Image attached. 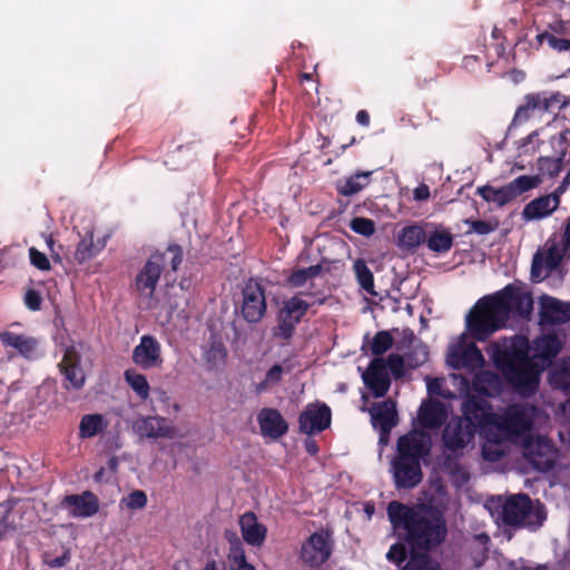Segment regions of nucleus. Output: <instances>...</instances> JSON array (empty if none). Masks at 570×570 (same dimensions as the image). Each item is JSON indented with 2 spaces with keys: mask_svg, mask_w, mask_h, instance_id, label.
I'll use <instances>...</instances> for the list:
<instances>
[{
  "mask_svg": "<svg viewBox=\"0 0 570 570\" xmlns=\"http://www.w3.org/2000/svg\"><path fill=\"white\" fill-rule=\"evenodd\" d=\"M386 511L393 529L405 532L404 540L410 546V553H428L446 538L445 520L434 508L415 510L394 500L387 504Z\"/></svg>",
  "mask_w": 570,
  "mask_h": 570,
  "instance_id": "1",
  "label": "nucleus"
},
{
  "mask_svg": "<svg viewBox=\"0 0 570 570\" xmlns=\"http://www.w3.org/2000/svg\"><path fill=\"white\" fill-rule=\"evenodd\" d=\"M430 450L431 441L424 432L411 431L399 438L396 454L391 461V472L397 490L414 489L421 483V460Z\"/></svg>",
  "mask_w": 570,
  "mask_h": 570,
  "instance_id": "2",
  "label": "nucleus"
},
{
  "mask_svg": "<svg viewBox=\"0 0 570 570\" xmlns=\"http://www.w3.org/2000/svg\"><path fill=\"white\" fill-rule=\"evenodd\" d=\"M493 363L515 389L527 392L537 390L540 370L529 356L528 342L513 344L510 348H497Z\"/></svg>",
  "mask_w": 570,
  "mask_h": 570,
  "instance_id": "3",
  "label": "nucleus"
},
{
  "mask_svg": "<svg viewBox=\"0 0 570 570\" xmlns=\"http://www.w3.org/2000/svg\"><path fill=\"white\" fill-rule=\"evenodd\" d=\"M184 261V249L178 244H169L164 252H154L135 278V289L139 296L154 298L159 278L165 269L166 263L170 271L176 273Z\"/></svg>",
  "mask_w": 570,
  "mask_h": 570,
  "instance_id": "4",
  "label": "nucleus"
},
{
  "mask_svg": "<svg viewBox=\"0 0 570 570\" xmlns=\"http://www.w3.org/2000/svg\"><path fill=\"white\" fill-rule=\"evenodd\" d=\"M466 330L472 338L479 342L487 341L494 332L501 330L507 320L494 296L480 298L466 315Z\"/></svg>",
  "mask_w": 570,
  "mask_h": 570,
  "instance_id": "5",
  "label": "nucleus"
},
{
  "mask_svg": "<svg viewBox=\"0 0 570 570\" xmlns=\"http://www.w3.org/2000/svg\"><path fill=\"white\" fill-rule=\"evenodd\" d=\"M502 521L509 527H532L537 529L546 520L542 505L533 509L532 500L528 494H517L505 501L502 508Z\"/></svg>",
  "mask_w": 570,
  "mask_h": 570,
  "instance_id": "6",
  "label": "nucleus"
},
{
  "mask_svg": "<svg viewBox=\"0 0 570 570\" xmlns=\"http://www.w3.org/2000/svg\"><path fill=\"white\" fill-rule=\"evenodd\" d=\"M309 307L311 304L297 295L284 299L276 314L277 324L272 330L273 336L289 341Z\"/></svg>",
  "mask_w": 570,
  "mask_h": 570,
  "instance_id": "7",
  "label": "nucleus"
},
{
  "mask_svg": "<svg viewBox=\"0 0 570 570\" xmlns=\"http://www.w3.org/2000/svg\"><path fill=\"white\" fill-rule=\"evenodd\" d=\"M267 311L265 288L256 278H249L242 288L240 315L247 323H258Z\"/></svg>",
  "mask_w": 570,
  "mask_h": 570,
  "instance_id": "8",
  "label": "nucleus"
},
{
  "mask_svg": "<svg viewBox=\"0 0 570 570\" xmlns=\"http://www.w3.org/2000/svg\"><path fill=\"white\" fill-rule=\"evenodd\" d=\"M570 129L566 128L558 135L550 137V145L556 157L541 156L537 160V167L541 177L548 175L550 178L557 177L567 166L569 148H570Z\"/></svg>",
  "mask_w": 570,
  "mask_h": 570,
  "instance_id": "9",
  "label": "nucleus"
},
{
  "mask_svg": "<svg viewBox=\"0 0 570 570\" xmlns=\"http://www.w3.org/2000/svg\"><path fill=\"white\" fill-rule=\"evenodd\" d=\"M533 424L532 409L524 404H513L497 416L495 426L504 438L521 436L531 430Z\"/></svg>",
  "mask_w": 570,
  "mask_h": 570,
  "instance_id": "10",
  "label": "nucleus"
},
{
  "mask_svg": "<svg viewBox=\"0 0 570 570\" xmlns=\"http://www.w3.org/2000/svg\"><path fill=\"white\" fill-rule=\"evenodd\" d=\"M446 363L454 370L465 368L473 372L483 366L484 357L476 344L474 342L468 343L466 335L462 334L458 343L449 351Z\"/></svg>",
  "mask_w": 570,
  "mask_h": 570,
  "instance_id": "11",
  "label": "nucleus"
},
{
  "mask_svg": "<svg viewBox=\"0 0 570 570\" xmlns=\"http://www.w3.org/2000/svg\"><path fill=\"white\" fill-rule=\"evenodd\" d=\"M494 296L507 321L511 314L527 317L533 308L531 294L512 284L494 293Z\"/></svg>",
  "mask_w": 570,
  "mask_h": 570,
  "instance_id": "12",
  "label": "nucleus"
},
{
  "mask_svg": "<svg viewBox=\"0 0 570 570\" xmlns=\"http://www.w3.org/2000/svg\"><path fill=\"white\" fill-rule=\"evenodd\" d=\"M333 544L331 534L326 531L312 533L302 544L301 560L309 568H320L331 557Z\"/></svg>",
  "mask_w": 570,
  "mask_h": 570,
  "instance_id": "13",
  "label": "nucleus"
},
{
  "mask_svg": "<svg viewBox=\"0 0 570 570\" xmlns=\"http://www.w3.org/2000/svg\"><path fill=\"white\" fill-rule=\"evenodd\" d=\"M202 145V138L194 132H180L178 142L166 155L164 161L171 170H178L188 166L198 155Z\"/></svg>",
  "mask_w": 570,
  "mask_h": 570,
  "instance_id": "14",
  "label": "nucleus"
},
{
  "mask_svg": "<svg viewBox=\"0 0 570 570\" xmlns=\"http://www.w3.org/2000/svg\"><path fill=\"white\" fill-rule=\"evenodd\" d=\"M461 411L460 417L475 432L495 424L497 415L492 412L490 403L482 397L469 395L463 401Z\"/></svg>",
  "mask_w": 570,
  "mask_h": 570,
  "instance_id": "15",
  "label": "nucleus"
},
{
  "mask_svg": "<svg viewBox=\"0 0 570 570\" xmlns=\"http://www.w3.org/2000/svg\"><path fill=\"white\" fill-rule=\"evenodd\" d=\"M332 423L331 407L323 402L308 403L298 416L299 432L306 435L321 433Z\"/></svg>",
  "mask_w": 570,
  "mask_h": 570,
  "instance_id": "16",
  "label": "nucleus"
},
{
  "mask_svg": "<svg viewBox=\"0 0 570 570\" xmlns=\"http://www.w3.org/2000/svg\"><path fill=\"white\" fill-rule=\"evenodd\" d=\"M525 460L538 471L548 472L554 468L557 452L546 438L529 440L523 446Z\"/></svg>",
  "mask_w": 570,
  "mask_h": 570,
  "instance_id": "17",
  "label": "nucleus"
},
{
  "mask_svg": "<svg viewBox=\"0 0 570 570\" xmlns=\"http://www.w3.org/2000/svg\"><path fill=\"white\" fill-rule=\"evenodd\" d=\"M132 362L144 370L160 367L164 360L161 357V345L156 337L142 335L140 342L132 350Z\"/></svg>",
  "mask_w": 570,
  "mask_h": 570,
  "instance_id": "18",
  "label": "nucleus"
},
{
  "mask_svg": "<svg viewBox=\"0 0 570 570\" xmlns=\"http://www.w3.org/2000/svg\"><path fill=\"white\" fill-rule=\"evenodd\" d=\"M81 356L73 345L66 347L59 368L65 377L66 389L80 390L86 382V375L80 366Z\"/></svg>",
  "mask_w": 570,
  "mask_h": 570,
  "instance_id": "19",
  "label": "nucleus"
},
{
  "mask_svg": "<svg viewBox=\"0 0 570 570\" xmlns=\"http://www.w3.org/2000/svg\"><path fill=\"white\" fill-rule=\"evenodd\" d=\"M475 431L460 416L453 417L445 425L442 433L444 446L451 451L464 449L474 439Z\"/></svg>",
  "mask_w": 570,
  "mask_h": 570,
  "instance_id": "20",
  "label": "nucleus"
},
{
  "mask_svg": "<svg viewBox=\"0 0 570 570\" xmlns=\"http://www.w3.org/2000/svg\"><path fill=\"white\" fill-rule=\"evenodd\" d=\"M362 379L373 396L383 397L391 386L385 360L382 357L372 360L366 372L362 375Z\"/></svg>",
  "mask_w": 570,
  "mask_h": 570,
  "instance_id": "21",
  "label": "nucleus"
},
{
  "mask_svg": "<svg viewBox=\"0 0 570 570\" xmlns=\"http://www.w3.org/2000/svg\"><path fill=\"white\" fill-rule=\"evenodd\" d=\"M370 414L373 428L379 429L382 436L389 434L399 422L396 404L391 399L374 403Z\"/></svg>",
  "mask_w": 570,
  "mask_h": 570,
  "instance_id": "22",
  "label": "nucleus"
},
{
  "mask_svg": "<svg viewBox=\"0 0 570 570\" xmlns=\"http://www.w3.org/2000/svg\"><path fill=\"white\" fill-rule=\"evenodd\" d=\"M257 422L263 436L277 440L288 431V424L281 412L273 407H264L257 414Z\"/></svg>",
  "mask_w": 570,
  "mask_h": 570,
  "instance_id": "23",
  "label": "nucleus"
},
{
  "mask_svg": "<svg viewBox=\"0 0 570 570\" xmlns=\"http://www.w3.org/2000/svg\"><path fill=\"white\" fill-rule=\"evenodd\" d=\"M134 432L140 439L173 438L174 429L160 416L139 417L132 423Z\"/></svg>",
  "mask_w": 570,
  "mask_h": 570,
  "instance_id": "24",
  "label": "nucleus"
},
{
  "mask_svg": "<svg viewBox=\"0 0 570 570\" xmlns=\"http://www.w3.org/2000/svg\"><path fill=\"white\" fill-rule=\"evenodd\" d=\"M62 504L70 509L75 518H90L99 511V499L91 491L66 495Z\"/></svg>",
  "mask_w": 570,
  "mask_h": 570,
  "instance_id": "25",
  "label": "nucleus"
},
{
  "mask_svg": "<svg viewBox=\"0 0 570 570\" xmlns=\"http://www.w3.org/2000/svg\"><path fill=\"white\" fill-rule=\"evenodd\" d=\"M243 540L252 547H262L267 537V528L259 523L254 512L248 511L239 517Z\"/></svg>",
  "mask_w": 570,
  "mask_h": 570,
  "instance_id": "26",
  "label": "nucleus"
},
{
  "mask_svg": "<svg viewBox=\"0 0 570 570\" xmlns=\"http://www.w3.org/2000/svg\"><path fill=\"white\" fill-rule=\"evenodd\" d=\"M448 416L441 401L429 399L424 401L417 412V420L422 428L429 430L440 429Z\"/></svg>",
  "mask_w": 570,
  "mask_h": 570,
  "instance_id": "27",
  "label": "nucleus"
},
{
  "mask_svg": "<svg viewBox=\"0 0 570 570\" xmlns=\"http://www.w3.org/2000/svg\"><path fill=\"white\" fill-rule=\"evenodd\" d=\"M0 342L6 347L14 348L27 360H35L38 356L39 342L35 337L6 331L0 333Z\"/></svg>",
  "mask_w": 570,
  "mask_h": 570,
  "instance_id": "28",
  "label": "nucleus"
},
{
  "mask_svg": "<svg viewBox=\"0 0 570 570\" xmlns=\"http://www.w3.org/2000/svg\"><path fill=\"white\" fill-rule=\"evenodd\" d=\"M562 342L554 333L538 336L532 342V357L538 358L542 364H550L560 353Z\"/></svg>",
  "mask_w": 570,
  "mask_h": 570,
  "instance_id": "29",
  "label": "nucleus"
},
{
  "mask_svg": "<svg viewBox=\"0 0 570 570\" xmlns=\"http://www.w3.org/2000/svg\"><path fill=\"white\" fill-rule=\"evenodd\" d=\"M540 317L543 323L561 324L570 318V307L558 298L544 295L540 299Z\"/></svg>",
  "mask_w": 570,
  "mask_h": 570,
  "instance_id": "30",
  "label": "nucleus"
},
{
  "mask_svg": "<svg viewBox=\"0 0 570 570\" xmlns=\"http://www.w3.org/2000/svg\"><path fill=\"white\" fill-rule=\"evenodd\" d=\"M559 205L558 196L551 193L528 203L523 208L522 215L527 220L541 219L551 215Z\"/></svg>",
  "mask_w": 570,
  "mask_h": 570,
  "instance_id": "31",
  "label": "nucleus"
},
{
  "mask_svg": "<svg viewBox=\"0 0 570 570\" xmlns=\"http://www.w3.org/2000/svg\"><path fill=\"white\" fill-rule=\"evenodd\" d=\"M372 175V170H358L348 177L340 179L336 183V190L338 195L351 197L361 193L365 187L370 185Z\"/></svg>",
  "mask_w": 570,
  "mask_h": 570,
  "instance_id": "32",
  "label": "nucleus"
},
{
  "mask_svg": "<svg viewBox=\"0 0 570 570\" xmlns=\"http://www.w3.org/2000/svg\"><path fill=\"white\" fill-rule=\"evenodd\" d=\"M426 233L424 228L417 224L405 226L397 235V246L401 249L414 250L420 245L424 244Z\"/></svg>",
  "mask_w": 570,
  "mask_h": 570,
  "instance_id": "33",
  "label": "nucleus"
},
{
  "mask_svg": "<svg viewBox=\"0 0 570 570\" xmlns=\"http://www.w3.org/2000/svg\"><path fill=\"white\" fill-rule=\"evenodd\" d=\"M108 423L101 414H86L79 424V438L90 439L102 432Z\"/></svg>",
  "mask_w": 570,
  "mask_h": 570,
  "instance_id": "34",
  "label": "nucleus"
},
{
  "mask_svg": "<svg viewBox=\"0 0 570 570\" xmlns=\"http://www.w3.org/2000/svg\"><path fill=\"white\" fill-rule=\"evenodd\" d=\"M425 243L430 250L438 254H443L452 248L453 236L448 230L435 229L430 233V235H426Z\"/></svg>",
  "mask_w": 570,
  "mask_h": 570,
  "instance_id": "35",
  "label": "nucleus"
},
{
  "mask_svg": "<svg viewBox=\"0 0 570 570\" xmlns=\"http://www.w3.org/2000/svg\"><path fill=\"white\" fill-rule=\"evenodd\" d=\"M124 377L140 400L146 401L149 397L150 386L144 374L138 373L134 368H128L125 371Z\"/></svg>",
  "mask_w": 570,
  "mask_h": 570,
  "instance_id": "36",
  "label": "nucleus"
},
{
  "mask_svg": "<svg viewBox=\"0 0 570 570\" xmlns=\"http://www.w3.org/2000/svg\"><path fill=\"white\" fill-rule=\"evenodd\" d=\"M205 361L209 368H218L227 358V350L220 340L213 338L205 352Z\"/></svg>",
  "mask_w": 570,
  "mask_h": 570,
  "instance_id": "37",
  "label": "nucleus"
},
{
  "mask_svg": "<svg viewBox=\"0 0 570 570\" xmlns=\"http://www.w3.org/2000/svg\"><path fill=\"white\" fill-rule=\"evenodd\" d=\"M322 272V265L316 264L306 268H298L293 271L288 277L286 278V283L288 286L293 288L304 286L308 279H312L318 276Z\"/></svg>",
  "mask_w": 570,
  "mask_h": 570,
  "instance_id": "38",
  "label": "nucleus"
},
{
  "mask_svg": "<svg viewBox=\"0 0 570 570\" xmlns=\"http://www.w3.org/2000/svg\"><path fill=\"white\" fill-rule=\"evenodd\" d=\"M535 110L540 111L537 95L529 94L524 97V102L517 108L512 125L518 126L529 120Z\"/></svg>",
  "mask_w": 570,
  "mask_h": 570,
  "instance_id": "39",
  "label": "nucleus"
},
{
  "mask_svg": "<svg viewBox=\"0 0 570 570\" xmlns=\"http://www.w3.org/2000/svg\"><path fill=\"white\" fill-rule=\"evenodd\" d=\"M535 95L540 105V112H551L553 109H561L569 104L567 98L559 91H543Z\"/></svg>",
  "mask_w": 570,
  "mask_h": 570,
  "instance_id": "40",
  "label": "nucleus"
},
{
  "mask_svg": "<svg viewBox=\"0 0 570 570\" xmlns=\"http://www.w3.org/2000/svg\"><path fill=\"white\" fill-rule=\"evenodd\" d=\"M353 267L361 288L370 295H376L374 289V276L366 263L363 259H357Z\"/></svg>",
  "mask_w": 570,
  "mask_h": 570,
  "instance_id": "41",
  "label": "nucleus"
},
{
  "mask_svg": "<svg viewBox=\"0 0 570 570\" xmlns=\"http://www.w3.org/2000/svg\"><path fill=\"white\" fill-rule=\"evenodd\" d=\"M402 570H442L440 564L428 553H410L409 561Z\"/></svg>",
  "mask_w": 570,
  "mask_h": 570,
  "instance_id": "42",
  "label": "nucleus"
},
{
  "mask_svg": "<svg viewBox=\"0 0 570 570\" xmlns=\"http://www.w3.org/2000/svg\"><path fill=\"white\" fill-rule=\"evenodd\" d=\"M550 381L556 387L570 391V358L562 360L559 367L552 371Z\"/></svg>",
  "mask_w": 570,
  "mask_h": 570,
  "instance_id": "43",
  "label": "nucleus"
},
{
  "mask_svg": "<svg viewBox=\"0 0 570 570\" xmlns=\"http://www.w3.org/2000/svg\"><path fill=\"white\" fill-rule=\"evenodd\" d=\"M542 183V178L540 175L527 176L522 175L513 179L510 184L513 193H515V197L521 194L538 187Z\"/></svg>",
  "mask_w": 570,
  "mask_h": 570,
  "instance_id": "44",
  "label": "nucleus"
},
{
  "mask_svg": "<svg viewBox=\"0 0 570 570\" xmlns=\"http://www.w3.org/2000/svg\"><path fill=\"white\" fill-rule=\"evenodd\" d=\"M393 345V336L387 331H379L371 344V353L375 356L383 355Z\"/></svg>",
  "mask_w": 570,
  "mask_h": 570,
  "instance_id": "45",
  "label": "nucleus"
},
{
  "mask_svg": "<svg viewBox=\"0 0 570 570\" xmlns=\"http://www.w3.org/2000/svg\"><path fill=\"white\" fill-rule=\"evenodd\" d=\"M537 41L539 45L547 41L549 47L557 52L570 51V39L560 38L548 31L539 33L537 36Z\"/></svg>",
  "mask_w": 570,
  "mask_h": 570,
  "instance_id": "46",
  "label": "nucleus"
},
{
  "mask_svg": "<svg viewBox=\"0 0 570 570\" xmlns=\"http://www.w3.org/2000/svg\"><path fill=\"white\" fill-rule=\"evenodd\" d=\"M567 252L563 250V247L560 248L558 244H552L548 247L547 252L543 255V261L548 273L553 272L560 265L563 259V256Z\"/></svg>",
  "mask_w": 570,
  "mask_h": 570,
  "instance_id": "47",
  "label": "nucleus"
},
{
  "mask_svg": "<svg viewBox=\"0 0 570 570\" xmlns=\"http://www.w3.org/2000/svg\"><path fill=\"white\" fill-rule=\"evenodd\" d=\"M97 253L98 249L95 247L92 239L83 238L76 248L75 259L81 264L95 257Z\"/></svg>",
  "mask_w": 570,
  "mask_h": 570,
  "instance_id": "48",
  "label": "nucleus"
},
{
  "mask_svg": "<svg viewBox=\"0 0 570 570\" xmlns=\"http://www.w3.org/2000/svg\"><path fill=\"white\" fill-rule=\"evenodd\" d=\"M230 570H256L255 567L247 562L245 549L228 552L227 554Z\"/></svg>",
  "mask_w": 570,
  "mask_h": 570,
  "instance_id": "49",
  "label": "nucleus"
},
{
  "mask_svg": "<svg viewBox=\"0 0 570 570\" xmlns=\"http://www.w3.org/2000/svg\"><path fill=\"white\" fill-rule=\"evenodd\" d=\"M351 229L362 236H372L375 233V224L365 217H355L350 223Z\"/></svg>",
  "mask_w": 570,
  "mask_h": 570,
  "instance_id": "50",
  "label": "nucleus"
},
{
  "mask_svg": "<svg viewBox=\"0 0 570 570\" xmlns=\"http://www.w3.org/2000/svg\"><path fill=\"white\" fill-rule=\"evenodd\" d=\"M405 360L410 367L416 368L429 360L428 348L423 345H417L406 353Z\"/></svg>",
  "mask_w": 570,
  "mask_h": 570,
  "instance_id": "51",
  "label": "nucleus"
},
{
  "mask_svg": "<svg viewBox=\"0 0 570 570\" xmlns=\"http://www.w3.org/2000/svg\"><path fill=\"white\" fill-rule=\"evenodd\" d=\"M147 501V495L142 490H135L121 499V504L130 510H138L145 508Z\"/></svg>",
  "mask_w": 570,
  "mask_h": 570,
  "instance_id": "52",
  "label": "nucleus"
},
{
  "mask_svg": "<svg viewBox=\"0 0 570 570\" xmlns=\"http://www.w3.org/2000/svg\"><path fill=\"white\" fill-rule=\"evenodd\" d=\"M386 559L397 566L407 559V549L404 543L396 542L392 544L386 553Z\"/></svg>",
  "mask_w": 570,
  "mask_h": 570,
  "instance_id": "53",
  "label": "nucleus"
},
{
  "mask_svg": "<svg viewBox=\"0 0 570 570\" xmlns=\"http://www.w3.org/2000/svg\"><path fill=\"white\" fill-rule=\"evenodd\" d=\"M405 356L399 354H390L385 361L386 370L389 368L395 379L403 376Z\"/></svg>",
  "mask_w": 570,
  "mask_h": 570,
  "instance_id": "54",
  "label": "nucleus"
},
{
  "mask_svg": "<svg viewBox=\"0 0 570 570\" xmlns=\"http://www.w3.org/2000/svg\"><path fill=\"white\" fill-rule=\"evenodd\" d=\"M465 224H468L470 226L468 233H475V234H479V235H487V234H490L491 232L495 230L497 228V224H492L490 222H487V220H465Z\"/></svg>",
  "mask_w": 570,
  "mask_h": 570,
  "instance_id": "55",
  "label": "nucleus"
},
{
  "mask_svg": "<svg viewBox=\"0 0 570 570\" xmlns=\"http://www.w3.org/2000/svg\"><path fill=\"white\" fill-rule=\"evenodd\" d=\"M493 194H494L493 203H495L499 206H504L508 203H510L517 198L515 193H513L510 184H508L503 187H500V188H495V193H493Z\"/></svg>",
  "mask_w": 570,
  "mask_h": 570,
  "instance_id": "56",
  "label": "nucleus"
},
{
  "mask_svg": "<svg viewBox=\"0 0 570 570\" xmlns=\"http://www.w3.org/2000/svg\"><path fill=\"white\" fill-rule=\"evenodd\" d=\"M29 258L31 264L40 271H49L50 262L46 254L39 252L36 247L29 248Z\"/></svg>",
  "mask_w": 570,
  "mask_h": 570,
  "instance_id": "57",
  "label": "nucleus"
},
{
  "mask_svg": "<svg viewBox=\"0 0 570 570\" xmlns=\"http://www.w3.org/2000/svg\"><path fill=\"white\" fill-rule=\"evenodd\" d=\"M544 261H543V254L541 252H537L533 256L532 264H531V281L532 282H540L543 279L542 272H543Z\"/></svg>",
  "mask_w": 570,
  "mask_h": 570,
  "instance_id": "58",
  "label": "nucleus"
},
{
  "mask_svg": "<svg viewBox=\"0 0 570 570\" xmlns=\"http://www.w3.org/2000/svg\"><path fill=\"white\" fill-rule=\"evenodd\" d=\"M42 297L40 293L33 288H29L24 294V304L30 311H39L41 308Z\"/></svg>",
  "mask_w": 570,
  "mask_h": 570,
  "instance_id": "59",
  "label": "nucleus"
},
{
  "mask_svg": "<svg viewBox=\"0 0 570 570\" xmlns=\"http://www.w3.org/2000/svg\"><path fill=\"white\" fill-rule=\"evenodd\" d=\"M450 474L454 480L459 481L461 484L468 482L470 479L469 472L465 470L464 466H462L459 463L450 464Z\"/></svg>",
  "mask_w": 570,
  "mask_h": 570,
  "instance_id": "60",
  "label": "nucleus"
},
{
  "mask_svg": "<svg viewBox=\"0 0 570 570\" xmlns=\"http://www.w3.org/2000/svg\"><path fill=\"white\" fill-rule=\"evenodd\" d=\"M225 539L229 543V551L233 552L236 550H240L244 548L242 539L238 537V534L233 530H226L224 533Z\"/></svg>",
  "mask_w": 570,
  "mask_h": 570,
  "instance_id": "61",
  "label": "nucleus"
},
{
  "mask_svg": "<svg viewBox=\"0 0 570 570\" xmlns=\"http://www.w3.org/2000/svg\"><path fill=\"white\" fill-rule=\"evenodd\" d=\"M283 367L279 364H274L266 373V383H278L282 380Z\"/></svg>",
  "mask_w": 570,
  "mask_h": 570,
  "instance_id": "62",
  "label": "nucleus"
},
{
  "mask_svg": "<svg viewBox=\"0 0 570 570\" xmlns=\"http://www.w3.org/2000/svg\"><path fill=\"white\" fill-rule=\"evenodd\" d=\"M550 29L556 36H570L569 24L566 21L559 20L550 24Z\"/></svg>",
  "mask_w": 570,
  "mask_h": 570,
  "instance_id": "63",
  "label": "nucleus"
},
{
  "mask_svg": "<svg viewBox=\"0 0 570 570\" xmlns=\"http://www.w3.org/2000/svg\"><path fill=\"white\" fill-rule=\"evenodd\" d=\"M413 196H414V199L419 200V202L429 199L430 198V188H429V186L425 185V184L419 185L413 190Z\"/></svg>",
  "mask_w": 570,
  "mask_h": 570,
  "instance_id": "64",
  "label": "nucleus"
}]
</instances>
